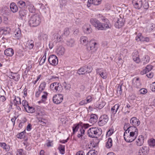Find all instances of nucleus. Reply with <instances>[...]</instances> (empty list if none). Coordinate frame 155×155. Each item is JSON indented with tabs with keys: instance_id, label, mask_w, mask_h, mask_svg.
<instances>
[{
	"instance_id": "nucleus-61",
	"label": "nucleus",
	"mask_w": 155,
	"mask_h": 155,
	"mask_svg": "<svg viewBox=\"0 0 155 155\" xmlns=\"http://www.w3.org/2000/svg\"><path fill=\"white\" fill-rule=\"evenodd\" d=\"M3 32L5 34H6L7 33H9L10 32V29L8 28H4L3 30Z\"/></svg>"
},
{
	"instance_id": "nucleus-56",
	"label": "nucleus",
	"mask_w": 155,
	"mask_h": 155,
	"mask_svg": "<svg viewBox=\"0 0 155 155\" xmlns=\"http://www.w3.org/2000/svg\"><path fill=\"white\" fill-rule=\"evenodd\" d=\"M64 88L66 90H69L71 88V87L69 84H68L66 82H64L62 84Z\"/></svg>"
},
{
	"instance_id": "nucleus-12",
	"label": "nucleus",
	"mask_w": 155,
	"mask_h": 155,
	"mask_svg": "<svg viewBox=\"0 0 155 155\" xmlns=\"http://www.w3.org/2000/svg\"><path fill=\"white\" fill-rule=\"evenodd\" d=\"M28 13L26 10L23 9L20 10L18 12L19 18L21 20H26V18L28 16Z\"/></svg>"
},
{
	"instance_id": "nucleus-59",
	"label": "nucleus",
	"mask_w": 155,
	"mask_h": 155,
	"mask_svg": "<svg viewBox=\"0 0 155 155\" xmlns=\"http://www.w3.org/2000/svg\"><path fill=\"white\" fill-rule=\"evenodd\" d=\"M100 76L103 78L106 79L107 78V74L105 71L102 72L101 74H100Z\"/></svg>"
},
{
	"instance_id": "nucleus-31",
	"label": "nucleus",
	"mask_w": 155,
	"mask_h": 155,
	"mask_svg": "<svg viewBox=\"0 0 155 155\" xmlns=\"http://www.w3.org/2000/svg\"><path fill=\"white\" fill-rule=\"evenodd\" d=\"M80 41L81 44L86 45L88 43V38L86 36H82L80 38Z\"/></svg>"
},
{
	"instance_id": "nucleus-37",
	"label": "nucleus",
	"mask_w": 155,
	"mask_h": 155,
	"mask_svg": "<svg viewBox=\"0 0 155 155\" xmlns=\"http://www.w3.org/2000/svg\"><path fill=\"white\" fill-rule=\"evenodd\" d=\"M105 105V103L104 102L101 101V102H99L96 104V107L101 109L103 108Z\"/></svg>"
},
{
	"instance_id": "nucleus-36",
	"label": "nucleus",
	"mask_w": 155,
	"mask_h": 155,
	"mask_svg": "<svg viewBox=\"0 0 155 155\" xmlns=\"http://www.w3.org/2000/svg\"><path fill=\"white\" fill-rule=\"evenodd\" d=\"M66 44L70 47H73L75 45L74 40L73 39H70L67 41Z\"/></svg>"
},
{
	"instance_id": "nucleus-49",
	"label": "nucleus",
	"mask_w": 155,
	"mask_h": 155,
	"mask_svg": "<svg viewBox=\"0 0 155 155\" xmlns=\"http://www.w3.org/2000/svg\"><path fill=\"white\" fill-rule=\"evenodd\" d=\"M46 83L45 82H43L41 83L38 88V89L39 91H42L44 90L45 89L46 85Z\"/></svg>"
},
{
	"instance_id": "nucleus-50",
	"label": "nucleus",
	"mask_w": 155,
	"mask_h": 155,
	"mask_svg": "<svg viewBox=\"0 0 155 155\" xmlns=\"http://www.w3.org/2000/svg\"><path fill=\"white\" fill-rule=\"evenodd\" d=\"M70 33V29L68 28H65L64 30V33L62 35H64L65 36H67Z\"/></svg>"
},
{
	"instance_id": "nucleus-32",
	"label": "nucleus",
	"mask_w": 155,
	"mask_h": 155,
	"mask_svg": "<svg viewBox=\"0 0 155 155\" xmlns=\"http://www.w3.org/2000/svg\"><path fill=\"white\" fill-rule=\"evenodd\" d=\"M120 105L119 104H115L111 109V113L114 114H115L118 111L120 107Z\"/></svg>"
},
{
	"instance_id": "nucleus-33",
	"label": "nucleus",
	"mask_w": 155,
	"mask_h": 155,
	"mask_svg": "<svg viewBox=\"0 0 155 155\" xmlns=\"http://www.w3.org/2000/svg\"><path fill=\"white\" fill-rule=\"evenodd\" d=\"M139 150L142 153H144L146 155L147 154L149 150V147L146 146H143L142 147L140 148Z\"/></svg>"
},
{
	"instance_id": "nucleus-52",
	"label": "nucleus",
	"mask_w": 155,
	"mask_h": 155,
	"mask_svg": "<svg viewBox=\"0 0 155 155\" xmlns=\"http://www.w3.org/2000/svg\"><path fill=\"white\" fill-rule=\"evenodd\" d=\"M143 36H142L141 33H139L137 36L136 37L135 39L137 41H142V39L143 38Z\"/></svg>"
},
{
	"instance_id": "nucleus-64",
	"label": "nucleus",
	"mask_w": 155,
	"mask_h": 155,
	"mask_svg": "<svg viewBox=\"0 0 155 155\" xmlns=\"http://www.w3.org/2000/svg\"><path fill=\"white\" fill-rule=\"evenodd\" d=\"M87 153L89 155H97L96 153L93 150L90 151Z\"/></svg>"
},
{
	"instance_id": "nucleus-58",
	"label": "nucleus",
	"mask_w": 155,
	"mask_h": 155,
	"mask_svg": "<svg viewBox=\"0 0 155 155\" xmlns=\"http://www.w3.org/2000/svg\"><path fill=\"white\" fill-rule=\"evenodd\" d=\"M22 104L25 109L27 108V107L28 106V102L25 100H23L22 101Z\"/></svg>"
},
{
	"instance_id": "nucleus-38",
	"label": "nucleus",
	"mask_w": 155,
	"mask_h": 155,
	"mask_svg": "<svg viewBox=\"0 0 155 155\" xmlns=\"http://www.w3.org/2000/svg\"><path fill=\"white\" fill-rule=\"evenodd\" d=\"M26 111L28 113H32L34 112L35 110L34 108L32 107H30L29 105L27 107V108L25 109Z\"/></svg>"
},
{
	"instance_id": "nucleus-3",
	"label": "nucleus",
	"mask_w": 155,
	"mask_h": 155,
	"mask_svg": "<svg viewBox=\"0 0 155 155\" xmlns=\"http://www.w3.org/2000/svg\"><path fill=\"white\" fill-rule=\"evenodd\" d=\"M92 68L91 66L85 65L81 67L77 70V73L79 75H82L91 72Z\"/></svg>"
},
{
	"instance_id": "nucleus-51",
	"label": "nucleus",
	"mask_w": 155,
	"mask_h": 155,
	"mask_svg": "<svg viewBox=\"0 0 155 155\" xmlns=\"http://www.w3.org/2000/svg\"><path fill=\"white\" fill-rule=\"evenodd\" d=\"M44 94L41 96V101L42 102H45L47 100L48 93L46 92H44Z\"/></svg>"
},
{
	"instance_id": "nucleus-43",
	"label": "nucleus",
	"mask_w": 155,
	"mask_h": 155,
	"mask_svg": "<svg viewBox=\"0 0 155 155\" xmlns=\"http://www.w3.org/2000/svg\"><path fill=\"white\" fill-rule=\"evenodd\" d=\"M26 151L23 149H19L17 150L16 155H26Z\"/></svg>"
},
{
	"instance_id": "nucleus-27",
	"label": "nucleus",
	"mask_w": 155,
	"mask_h": 155,
	"mask_svg": "<svg viewBox=\"0 0 155 155\" xmlns=\"http://www.w3.org/2000/svg\"><path fill=\"white\" fill-rule=\"evenodd\" d=\"M101 0H88V2L89 3L87 4V6L90 7L91 4L98 5L101 4Z\"/></svg>"
},
{
	"instance_id": "nucleus-45",
	"label": "nucleus",
	"mask_w": 155,
	"mask_h": 155,
	"mask_svg": "<svg viewBox=\"0 0 155 155\" xmlns=\"http://www.w3.org/2000/svg\"><path fill=\"white\" fill-rule=\"evenodd\" d=\"M122 85L118 84L117 86V93L118 95H120L122 93Z\"/></svg>"
},
{
	"instance_id": "nucleus-25",
	"label": "nucleus",
	"mask_w": 155,
	"mask_h": 155,
	"mask_svg": "<svg viewBox=\"0 0 155 155\" xmlns=\"http://www.w3.org/2000/svg\"><path fill=\"white\" fill-rule=\"evenodd\" d=\"M56 52L58 54L59 56L63 55L65 52L64 48L62 46H60L57 49Z\"/></svg>"
},
{
	"instance_id": "nucleus-10",
	"label": "nucleus",
	"mask_w": 155,
	"mask_h": 155,
	"mask_svg": "<svg viewBox=\"0 0 155 155\" xmlns=\"http://www.w3.org/2000/svg\"><path fill=\"white\" fill-rule=\"evenodd\" d=\"M132 87L137 89H140L141 87V84L139 78L138 77H135L132 80Z\"/></svg>"
},
{
	"instance_id": "nucleus-39",
	"label": "nucleus",
	"mask_w": 155,
	"mask_h": 155,
	"mask_svg": "<svg viewBox=\"0 0 155 155\" xmlns=\"http://www.w3.org/2000/svg\"><path fill=\"white\" fill-rule=\"evenodd\" d=\"M112 145V141L111 138H109L106 143V147L107 148H110Z\"/></svg>"
},
{
	"instance_id": "nucleus-7",
	"label": "nucleus",
	"mask_w": 155,
	"mask_h": 155,
	"mask_svg": "<svg viewBox=\"0 0 155 155\" xmlns=\"http://www.w3.org/2000/svg\"><path fill=\"white\" fill-rule=\"evenodd\" d=\"M90 22L95 28L98 30H102V24L96 18L90 19Z\"/></svg>"
},
{
	"instance_id": "nucleus-6",
	"label": "nucleus",
	"mask_w": 155,
	"mask_h": 155,
	"mask_svg": "<svg viewBox=\"0 0 155 155\" xmlns=\"http://www.w3.org/2000/svg\"><path fill=\"white\" fill-rule=\"evenodd\" d=\"M138 135L133 134L130 133L125 131L124 135V138L125 140L127 142H131L134 141L137 138Z\"/></svg>"
},
{
	"instance_id": "nucleus-48",
	"label": "nucleus",
	"mask_w": 155,
	"mask_h": 155,
	"mask_svg": "<svg viewBox=\"0 0 155 155\" xmlns=\"http://www.w3.org/2000/svg\"><path fill=\"white\" fill-rule=\"evenodd\" d=\"M38 120L39 122L41 123V124L43 126L46 125L47 122L46 119L44 118H39Z\"/></svg>"
},
{
	"instance_id": "nucleus-22",
	"label": "nucleus",
	"mask_w": 155,
	"mask_h": 155,
	"mask_svg": "<svg viewBox=\"0 0 155 155\" xmlns=\"http://www.w3.org/2000/svg\"><path fill=\"white\" fill-rule=\"evenodd\" d=\"M14 50L12 48H8L4 51L5 54L8 56L12 57L14 54Z\"/></svg>"
},
{
	"instance_id": "nucleus-53",
	"label": "nucleus",
	"mask_w": 155,
	"mask_h": 155,
	"mask_svg": "<svg viewBox=\"0 0 155 155\" xmlns=\"http://www.w3.org/2000/svg\"><path fill=\"white\" fill-rule=\"evenodd\" d=\"M25 133V130L21 132L17 135V137L18 138L22 139L25 136L24 134Z\"/></svg>"
},
{
	"instance_id": "nucleus-28",
	"label": "nucleus",
	"mask_w": 155,
	"mask_h": 155,
	"mask_svg": "<svg viewBox=\"0 0 155 155\" xmlns=\"http://www.w3.org/2000/svg\"><path fill=\"white\" fill-rule=\"evenodd\" d=\"M20 77V75L17 73H12L10 78L16 81H18Z\"/></svg>"
},
{
	"instance_id": "nucleus-26",
	"label": "nucleus",
	"mask_w": 155,
	"mask_h": 155,
	"mask_svg": "<svg viewBox=\"0 0 155 155\" xmlns=\"http://www.w3.org/2000/svg\"><path fill=\"white\" fill-rule=\"evenodd\" d=\"M14 37L17 39H19L21 38V32L20 29L19 28L16 29L14 32Z\"/></svg>"
},
{
	"instance_id": "nucleus-21",
	"label": "nucleus",
	"mask_w": 155,
	"mask_h": 155,
	"mask_svg": "<svg viewBox=\"0 0 155 155\" xmlns=\"http://www.w3.org/2000/svg\"><path fill=\"white\" fill-rule=\"evenodd\" d=\"M84 130L83 129H80L77 134V137L80 139L81 140L83 141L85 139L84 136Z\"/></svg>"
},
{
	"instance_id": "nucleus-30",
	"label": "nucleus",
	"mask_w": 155,
	"mask_h": 155,
	"mask_svg": "<svg viewBox=\"0 0 155 155\" xmlns=\"http://www.w3.org/2000/svg\"><path fill=\"white\" fill-rule=\"evenodd\" d=\"M97 117L95 114H92L91 115L89 121L94 124L97 121Z\"/></svg>"
},
{
	"instance_id": "nucleus-62",
	"label": "nucleus",
	"mask_w": 155,
	"mask_h": 155,
	"mask_svg": "<svg viewBox=\"0 0 155 155\" xmlns=\"http://www.w3.org/2000/svg\"><path fill=\"white\" fill-rule=\"evenodd\" d=\"M113 132L114 130L110 129L107 131L106 135L107 136H110L113 134Z\"/></svg>"
},
{
	"instance_id": "nucleus-9",
	"label": "nucleus",
	"mask_w": 155,
	"mask_h": 155,
	"mask_svg": "<svg viewBox=\"0 0 155 155\" xmlns=\"http://www.w3.org/2000/svg\"><path fill=\"white\" fill-rule=\"evenodd\" d=\"M108 120V116L106 114H104L100 117L98 123L99 126H103L106 124Z\"/></svg>"
},
{
	"instance_id": "nucleus-54",
	"label": "nucleus",
	"mask_w": 155,
	"mask_h": 155,
	"mask_svg": "<svg viewBox=\"0 0 155 155\" xmlns=\"http://www.w3.org/2000/svg\"><path fill=\"white\" fill-rule=\"evenodd\" d=\"M81 126L79 124H74L73 127V132L74 133L78 131V129L81 127Z\"/></svg>"
},
{
	"instance_id": "nucleus-17",
	"label": "nucleus",
	"mask_w": 155,
	"mask_h": 155,
	"mask_svg": "<svg viewBox=\"0 0 155 155\" xmlns=\"http://www.w3.org/2000/svg\"><path fill=\"white\" fill-rule=\"evenodd\" d=\"M26 6L28 8L29 12L31 13L35 12V9L34 6L31 2L28 1H26Z\"/></svg>"
},
{
	"instance_id": "nucleus-14",
	"label": "nucleus",
	"mask_w": 155,
	"mask_h": 155,
	"mask_svg": "<svg viewBox=\"0 0 155 155\" xmlns=\"http://www.w3.org/2000/svg\"><path fill=\"white\" fill-rule=\"evenodd\" d=\"M125 131H127V132L129 133H130L133 134L138 135V130L136 127L135 126H131V127H128L127 128V129Z\"/></svg>"
},
{
	"instance_id": "nucleus-55",
	"label": "nucleus",
	"mask_w": 155,
	"mask_h": 155,
	"mask_svg": "<svg viewBox=\"0 0 155 155\" xmlns=\"http://www.w3.org/2000/svg\"><path fill=\"white\" fill-rule=\"evenodd\" d=\"M46 145L48 147H51L53 146V141L47 140L46 141Z\"/></svg>"
},
{
	"instance_id": "nucleus-34",
	"label": "nucleus",
	"mask_w": 155,
	"mask_h": 155,
	"mask_svg": "<svg viewBox=\"0 0 155 155\" xmlns=\"http://www.w3.org/2000/svg\"><path fill=\"white\" fill-rule=\"evenodd\" d=\"M38 38L40 40H46L47 39L48 36L46 34L41 32L39 34Z\"/></svg>"
},
{
	"instance_id": "nucleus-35",
	"label": "nucleus",
	"mask_w": 155,
	"mask_h": 155,
	"mask_svg": "<svg viewBox=\"0 0 155 155\" xmlns=\"http://www.w3.org/2000/svg\"><path fill=\"white\" fill-rule=\"evenodd\" d=\"M142 61L143 62V64L148 63L150 60V57L148 55H145L141 59Z\"/></svg>"
},
{
	"instance_id": "nucleus-8",
	"label": "nucleus",
	"mask_w": 155,
	"mask_h": 155,
	"mask_svg": "<svg viewBox=\"0 0 155 155\" xmlns=\"http://www.w3.org/2000/svg\"><path fill=\"white\" fill-rule=\"evenodd\" d=\"M101 20L104 22V23L102 24V30H105L111 28L112 25L108 19L102 16Z\"/></svg>"
},
{
	"instance_id": "nucleus-29",
	"label": "nucleus",
	"mask_w": 155,
	"mask_h": 155,
	"mask_svg": "<svg viewBox=\"0 0 155 155\" xmlns=\"http://www.w3.org/2000/svg\"><path fill=\"white\" fill-rule=\"evenodd\" d=\"M10 8L11 11L13 13H15L17 11L18 8L15 3H12L10 5Z\"/></svg>"
},
{
	"instance_id": "nucleus-44",
	"label": "nucleus",
	"mask_w": 155,
	"mask_h": 155,
	"mask_svg": "<svg viewBox=\"0 0 155 155\" xmlns=\"http://www.w3.org/2000/svg\"><path fill=\"white\" fill-rule=\"evenodd\" d=\"M0 146L2 147L6 151L9 150V146L5 143L0 142Z\"/></svg>"
},
{
	"instance_id": "nucleus-40",
	"label": "nucleus",
	"mask_w": 155,
	"mask_h": 155,
	"mask_svg": "<svg viewBox=\"0 0 155 155\" xmlns=\"http://www.w3.org/2000/svg\"><path fill=\"white\" fill-rule=\"evenodd\" d=\"M13 102L14 105L17 106V104H21L20 98L18 97H16L15 96V98L13 100Z\"/></svg>"
},
{
	"instance_id": "nucleus-46",
	"label": "nucleus",
	"mask_w": 155,
	"mask_h": 155,
	"mask_svg": "<svg viewBox=\"0 0 155 155\" xmlns=\"http://www.w3.org/2000/svg\"><path fill=\"white\" fill-rule=\"evenodd\" d=\"M28 47L30 50L32 49L34 46V41L33 40H31L30 41H28Z\"/></svg>"
},
{
	"instance_id": "nucleus-20",
	"label": "nucleus",
	"mask_w": 155,
	"mask_h": 155,
	"mask_svg": "<svg viewBox=\"0 0 155 155\" xmlns=\"http://www.w3.org/2000/svg\"><path fill=\"white\" fill-rule=\"evenodd\" d=\"M133 58L134 61L137 63H139L140 60V58L138 57V52L137 51H135L132 54Z\"/></svg>"
},
{
	"instance_id": "nucleus-19",
	"label": "nucleus",
	"mask_w": 155,
	"mask_h": 155,
	"mask_svg": "<svg viewBox=\"0 0 155 155\" xmlns=\"http://www.w3.org/2000/svg\"><path fill=\"white\" fill-rule=\"evenodd\" d=\"M92 100V97L91 96H88L86 98V99L83 100L79 102V104L81 105H83L91 102Z\"/></svg>"
},
{
	"instance_id": "nucleus-41",
	"label": "nucleus",
	"mask_w": 155,
	"mask_h": 155,
	"mask_svg": "<svg viewBox=\"0 0 155 155\" xmlns=\"http://www.w3.org/2000/svg\"><path fill=\"white\" fill-rule=\"evenodd\" d=\"M58 149L60 153L62 154H64L65 153L64 146L62 144H60L58 147Z\"/></svg>"
},
{
	"instance_id": "nucleus-47",
	"label": "nucleus",
	"mask_w": 155,
	"mask_h": 155,
	"mask_svg": "<svg viewBox=\"0 0 155 155\" xmlns=\"http://www.w3.org/2000/svg\"><path fill=\"white\" fill-rule=\"evenodd\" d=\"M148 143L149 146L150 147L155 146V140L154 139H151L148 140Z\"/></svg>"
},
{
	"instance_id": "nucleus-16",
	"label": "nucleus",
	"mask_w": 155,
	"mask_h": 155,
	"mask_svg": "<svg viewBox=\"0 0 155 155\" xmlns=\"http://www.w3.org/2000/svg\"><path fill=\"white\" fill-rule=\"evenodd\" d=\"M130 123L132 126L135 127L138 126L140 124V122L139 120L137 118L133 117L131 118L130 120Z\"/></svg>"
},
{
	"instance_id": "nucleus-24",
	"label": "nucleus",
	"mask_w": 155,
	"mask_h": 155,
	"mask_svg": "<svg viewBox=\"0 0 155 155\" xmlns=\"http://www.w3.org/2000/svg\"><path fill=\"white\" fill-rule=\"evenodd\" d=\"M144 138L143 136L141 135L139 136L137 139L136 140V144L138 146H141L143 143Z\"/></svg>"
},
{
	"instance_id": "nucleus-60",
	"label": "nucleus",
	"mask_w": 155,
	"mask_h": 155,
	"mask_svg": "<svg viewBox=\"0 0 155 155\" xmlns=\"http://www.w3.org/2000/svg\"><path fill=\"white\" fill-rule=\"evenodd\" d=\"M139 92L141 94H144L147 92V90L146 89L142 88L140 90Z\"/></svg>"
},
{
	"instance_id": "nucleus-18",
	"label": "nucleus",
	"mask_w": 155,
	"mask_h": 155,
	"mask_svg": "<svg viewBox=\"0 0 155 155\" xmlns=\"http://www.w3.org/2000/svg\"><path fill=\"white\" fill-rule=\"evenodd\" d=\"M118 18L117 21L115 23V26L116 28H119L124 25V20L120 17Z\"/></svg>"
},
{
	"instance_id": "nucleus-2",
	"label": "nucleus",
	"mask_w": 155,
	"mask_h": 155,
	"mask_svg": "<svg viewBox=\"0 0 155 155\" xmlns=\"http://www.w3.org/2000/svg\"><path fill=\"white\" fill-rule=\"evenodd\" d=\"M41 22V19L40 15L35 14L32 15L29 21V24L31 26L35 27L39 25Z\"/></svg>"
},
{
	"instance_id": "nucleus-4",
	"label": "nucleus",
	"mask_w": 155,
	"mask_h": 155,
	"mask_svg": "<svg viewBox=\"0 0 155 155\" xmlns=\"http://www.w3.org/2000/svg\"><path fill=\"white\" fill-rule=\"evenodd\" d=\"M50 87L51 90L55 92L58 91V92L61 93L63 90V87L61 84L57 82L51 84Z\"/></svg>"
},
{
	"instance_id": "nucleus-13",
	"label": "nucleus",
	"mask_w": 155,
	"mask_h": 155,
	"mask_svg": "<svg viewBox=\"0 0 155 155\" xmlns=\"http://www.w3.org/2000/svg\"><path fill=\"white\" fill-rule=\"evenodd\" d=\"M48 60L50 64L52 65L55 66L58 64L57 57L55 55H51L48 58Z\"/></svg>"
},
{
	"instance_id": "nucleus-1",
	"label": "nucleus",
	"mask_w": 155,
	"mask_h": 155,
	"mask_svg": "<svg viewBox=\"0 0 155 155\" xmlns=\"http://www.w3.org/2000/svg\"><path fill=\"white\" fill-rule=\"evenodd\" d=\"M102 132V130L100 128L97 127H91L88 130L87 134L90 137L97 138L101 134Z\"/></svg>"
},
{
	"instance_id": "nucleus-23",
	"label": "nucleus",
	"mask_w": 155,
	"mask_h": 155,
	"mask_svg": "<svg viewBox=\"0 0 155 155\" xmlns=\"http://www.w3.org/2000/svg\"><path fill=\"white\" fill-rule=\"evenodd\" d=\"M83 29L84 32L86 34H89L92 31V29L90 25L89 24L84 25L83 27Z\"/></svg>"
},
{
	"instance_id": "nucleus-11",
	"label": "nucleus",
	"mask_w": 155,
	"mask_h": 155,
	"mask_svg": "<svg viewBox=\"0 0 155 155\" xmlns=\"http://www.w3.org/2000/svg\"><path fill=\"white\" fill-rule=\"evenodd\" d=\"M63 99V96L62 94H55L53 97V101L54 103L56 104L61 103Z\"/></svg>"
},
{
	"instance_id": "nucleus-5",
	"label": "nucleus",
	"mask_w": 155,
	"mask_h": 155,
	"mask_svg": "<svg viewBox=\"0 0 155 155\" xmlns=\"http://www.w3.org/2000/svg\"><path fill=\"white\" fill-rule=\"evenodd\" d=\"M97 48L98 44L94 40H92L89 41L87 47L88 51H91V53L93 54L96 51Z\"/></svg>"
},
{
	"instance_id": "nucleus-63",
	"label": "nucleus",
	"mask_w": 155,
	"mask_h": 155,
	"mask_svg": "<svg viewBox=\"0 0 155 155\" xmlns=\"http://www.w3.org/2000/svg\"><path fill=\"white\" fill-rule=\"evenodd\" d=\"M146 75L148 78H152L153 76V74L152 72H147Z\"/></svg>"
},
{
	"instance_id": "nucleus-57",
	"label": "nucleus",
	"mask_w": 155,
	"mask_h": 155,
	"mask_svg": "<svg viewBox=\"0 0 155 155\" xmlns=\"http://www.w3.org/2000/svg\"><path fill=\"white\" fill-rule=\"evenodd\" d=\"M89 124H82V125L81 126L80 129H83L85 131V130L88 128L89 127Z\"/></svg>"
},
{
	"instance_id": "nucleus-15",
	"label": "nucleus",
	"mask_w": 155,
	"mask_h": 155,
	"mask_svg": "<svg viewBox=\"0 0 155 155\" xmlns=\"http://www.w3.org/2000/svg\"><path fill=\"white\" fill-rule=\"evenodd\" d=\"M132 3L134 8L138 9H140L143 5L142 0H133Z\"/></svg>"
},
{
	"instance_id": "nucleus-42",
	"label": "nucleus",
	"mask_w": 155,
	"mask_h": 155,
	"mask_svg": "<svg viewBox=\"0 0 155 155\" xmlns=\"http://www.w3.org/2000/svg\"><path fill=\"white\" fill-rule=\"evenodd\" d=\"M18 5L20 8H25L26 6V2L22 1H20L17 3Z\"/></svg>"
}]
</instances>
